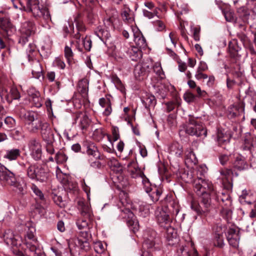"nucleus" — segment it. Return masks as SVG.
Wrapping results in <instances>:
<instances>
[{
    "mask_svg": "<svg viewBox=\"0 0 256 256\" xmlns=\"http://www.w3.org/2000/svg\"><path fill=\"white\" fill-rule=\"evenodd\" d=\"M196 168L197 178L193 182L194 190L198 194L210 192L214 188L213 186L210 182L204 178L207 172L206 166L200 165L198 166Z\"/></svg>",
    "mask_w": 256,
    "mask_h": 256,
    "instance_id": "nucleus-1",
    "label": "nucleus"
},
{
    "mask_svg": "<svg viewBox=\"0 0 256 256\" xmlns=\"http://www.w3.org/2000/svg\"><path fill=\"white\" fill-rule=\"evenodd\" d=\"M0 181L13 187V190L17 193L24 194L25 192V184L18 181L14 173L8 170L0 164Z\"/></svg>",
    "mask_w": 256,
    "mask_h": 256,
    "instance_id": "nucleus-2",
    "label": "nucleus"
},
{
    "mask_svg": "<svg viewBox=\"0 0 256 256\" xmlns=\"http://www.w3.org/2000/svg\"><path fill=\"white\" fill-rule=\"evenodd\" d=\"M182 128L186 134L196 137L205 138L207 135L206 129L196 121L194 117L190 116L188 120L182 125Z\"/></svg>",
    "mask_w": 256,
    "mask_h": 256,
    "instance_id": "nucleus-3",
    "label": "nucleus"
},
{
    "mask_svg": "<svg viewBox=\"0 0 256 256\" xmlns=\"http://www.w3.org/2000/svg\"><path fill=\"white\" fill-rule=\"evenodd\" d=\"M42 0H26V10L31 12L36 18L42 17L47 22L51 20L50 12L40 5Z\"/></svg>",
    "mask_w": 256,
    "mask_h": 256,
    "instance_id": "nucleus-4",
    "label": "nucleus"
},
{
    "mask_svg": "<svg viewBox=\"0 0 256 256\" xmlns=\"http://www.w3.org/2000/svg\"><path fill=\"white\" fill-rule=\"evenodd\" d=\"M214 192V189L209 192H206L202 194H198L202 196L201 202L198 203L196 202L192 201L191 204V208L196 211L198 214H202L208 213L210 208V194H212Z\"/></svg>",
    "mask_w": 256,
    "mask_h": 256,
    "instance_id": "nucleus-5",
    "label": "nucleus"
},
{
    "mask_svg": "<svg viewBox=\"0 0 256 256\" xmlns=\"http://www.w3.org/2000/svg\"><path fill=\"white\" fill-rule=\"evenodd\" d=\"M36 30L34 24L30 20L20 22V26L18 30L20 33L18 43L24 45L28 41V38L33 34Z\"/></svg>",
    "mask_w": 256,
    "mask_h": 256,
    "instance_id": "nucleus-6",
    "label": "nucleus"
},
{
    "mask_svg": "<svg viewBox=\"0 0 256 256\" xmlns=\"http://www.w3.org/2000/svg\"><path fill=\"white\" fill-rule=\"evenodd\" d=\"M28 176L33 180L44 182L46 180L48 174L46 170L41 166L30 164L26 169Z\"/></svg>",
    "mask_w": 256,
    "mask_h": 256,
    "instance_id": "nucleus-7",
    "label": "nucleus"
},
{
    "mask_svg": "<svg viewBox=\"0 0 256 256\" xmlns=\"http://www.w3.org/2000/svg\"><path fill=\"white\" fill-rule=\"evenodd\" d=\"M152 66L150 60H146L138 64L134 70V74L136 79L143 80L150 72Z\"/></svg>",
    "mask_w": 256,
    "mask_h": 256,
    "instance_id": "nucleus-8",
    "label": "nucleus"
},
{
    "mask_svg": "<svg viewBox=\"0 0 256 256\" xmlns=\"http://www.w3.org/2000/svg\"><path fill=\"white\" fill-rule=\"evenodd\" d=\"M155 216L161 227H168L172 222L166 207L158 208L155 212Z\"/></svg>",
    "mask_w": 256,
    "mask_h": 256,
    "instance_id": "nucleus-9",
    "label": "nucleus"
},
{
    "mask_svg": "<svg viewBox=\"0 0 256 256\" xmlns=\"http://www.w3.org/2000/svg\"><path fill=\"white\" fill-rule=\"evenodd\" d=\"M86 153L89 156V162L91 166L94 168H100L101 164L98 160L100 158V153L94 144H89L86 146Z\"/></svg>",
    "mask_w": 256,
    "mask_h": 256,
    "instance_id": "nucleus-10",
    "label": "nucleus"
},
{
    "mask_svg": "<svg viewBox=\"0 0 256 256\" xmlns=\"http://www.w3.org/2000/svg\"><path fill=\"white\" fill-rule=\"evenodd\" d=\"M0 32L4 36H10L16 34V28L8 18H0Z\"/></svg>",
    "mask_w": 256,
    "mask_h": 256,
    "instance_id": "nucleus-11",
    "label": "nucleus"
},
{
    "mask_svg": "<svg viewBox=\"0 0 256 256\" xmlns=\"http://www.w3.org/2000/svg\"><path fill=\"white\" fill-rule=\"evenodd\" d=\"M28 148L30 154L36 160H40L42 157V146L40 141L36 138L31 140L28 142Z\"/></svg>",
    "mask_w": 256,
    "mask_h": 256,
    "instance_id": "nucleus-12",
    "label": "nucleus"
},
{
    "mask_svg": "<svg viewBox=\"0 0 256 256\" xmlns=\"http://www.w3.org/2000/svg\"><path fill=\"white\" fill-rule=\"evenodd\" d=\"M227 240L230 246L236 248L238 246L240 236L239 230L236 228H230L226 234Z\"/></svg>",
    "mask_w": 256,
    "mask_h": 256,
    "instance_id": "nucleus-13",
    "label": "nucleus"
},
{
    "mask_svg": "<svg viewBox=\"0 0 256 256\" xmlns=\"http://www.w3.org/2000/svg\"><path fill=\"white\" fill-rule=\"evenodd\" d=\"M5 242L8 246L17 247L20 244V238L18 235H14L10 230H8L4 234Z\"/></svg>",
    "mask_w": 256,
    "mask_h": 256,
    "instance_id": "nucleus-14",
    "label": "nucleus"
},
{
    "mask_svg": "<svg viewBox=\"0 0 256 256\" xmlns=\"http://www.w3.org/2000/svg\"><path fill=\"white\" fill-rule=\"evenodd\" d=\"M220 179L222 184L226 188H230L232 187V176L233 172L230 169L224 168L220 170Z\"/></svg>",
    "mask_w": 256,
    "mask_h": 256,
    "instance_id": "nucleus-15",
    "label": "nucleus"
},
{
    "mask_svg": "<svg viewBox=\"0 0 256 256\" xmlns=\"http://www.w3.org/2000/svg\"><path fill=\"white\" fill-rule=\"evenodd\" d=\"M244 112V104L240 102L230 105L228 109V115L230 118H235L242 114Z\"/></svg>",
    "mask_w": 256,
    "mask_h": 256,
    "instance_id": "nucleus-16",
    "label": "nucleus"
},
{
    "mask_svg": "<svg viewBox=\"0 0 256 256\" xmlns=\"http://www.w3.org/2000/svg\"><path fill=\"white\" fill-rule=\"evenodd\" d=\"M78 206L82 216L89 220L92 219V214L88 202L80 200L78 202Z\"/></svg>",
    "mask_w": 256,
    "mask_h": 256,
    "instance_id": "nucleus-17",
    "label": "nucleus"
},
{
    "mask_svg": "<svg viewBox=\"0 0 256 256\" xmlns=\"http://www.w3.org/2000/svg\"><path fill=\"white\" fill-rule=\"evenodd\" d=\"M128 170L132 178H143L144 176V173L134 161H132L128 164Z\"/></svg>",
    "mask_w": 256,
    "mask_h": 256,
    "instance_id": "nucleus-18",
    "label": "nucleus"
},
{
    "mask_svg": "<svg viewBox=\"0 0 256 256\" xmlns=\"http://www.w3.org/2000/svg\"><path fill=\"white\" fill-rule=\"evenodd\" d=\"M40 132L43 140L46 143L53 144L54 142V134L48 124H44L43 126V128Z\"/></svg>",
    "mask_w": 256,
    "mask_h": 256,
    "instance_id": "nucleus-19",
    "label": "nucleus"
},
{
    "mask_svg": "<svg viewBox=\"0 0 256 256\" xmlns=\"http://www.w3.org/2000/svg\"><path fill=\"white\" fill-rule=\"evenodd\" d=\"M220 199L222 202V212H225L226 215L230 216L232 213L230 208L232 205V200L230 196L228 194H222Z\"/></svg>",
    "mask_w": 256,
    "mask_h": 256,
    "instance_id": "nucleus-20",
    "label": "nucleus"
},
{
    "mask_svg": "<svg viewBox=\"0 0 256 256\" xmlns=\"http://www.w3.org/2000/svg\"><path fill=\"white\" fill-rule=\"evenodd\" d=\"M128 214V219L126 220V224L130 228V230L134 232H136L139 229V224L138 220L136 219V218L134 214L130 211L129 210H126Z\"/></svg>",
    "mask_w": 256,
    "mask_h": 256,
    "instance_id": "nucleus-21",
    "label": "nucleus"
},
{
    "mask_svg": "<svg viewBox=\"0 0 256 256\" xmlns=\"http://www.w3.org/2000/svg\"><path fill=\"white\" fill-rule=\"evenodd\" d=\"M198 160L191 148H188L185 152V163L188 167L196 165Z\"/></svg>",
    "mask_w": 256,
    "mask_h": 256,
    "instance_id": "nucleus-22",
    "label": "nucleus"
},
{
    "mask_svg": "<svg viewBox=\"0 0 256 256\" xmlns=\"http://www.w3.org/2000/svg\"><path fill=\"white\" fill-rule=\"evenodd\" d=\"M238 12L240 14V16L242 18L243 24H239L238 26L243 30H246V24L248 23V16L250 12L244 7H241L238 10Z\"/></svg>",
    "mask_w": 256,
    "mask_h": 256,
    "instance_id": "nucleus-23",
    "label": "nucleus"
},
{
    "mask_svg": "<svg viewBox=\"0 0 256 256\" xmlns=\"http://www.w3.org/2000/svg\"><path fill=\"white\" fill-rule=\"evenodd\" d=\"M32 73L33 76L39 78L42 76V69L39 61L36 59L33 60L32 63Z\"/></svg>",
    "mask_w": 256,
    "mask_h": 256,
    "instance_id": "nucleus-24",
    "label": "nucleus"
},
{
    "mask_svg": "<svg viewBox=\"0 0 256 256\" xmlns=\"http://www.w3.org/2000/svg\"><path fill=\"white\" fill-rule=\"evenodd\" d=\"M78 91L84 98L88 96V82L86 78H83L78 83Z\"/></svg>",
    "mask_w": 256,
    "mask_h": 256,
    "instance_id": "nucleus-25",
    "label": "nucleus"
},
{
    "mask_svg": "<svg viewBox=\"0 0 256 256\" xmlns=\"http://www.w3.org/2000/svg\"><path fill=\"white\" fill-rule=\"evenodd\" d=\"M256 144V136L252 135L250 133H246L244 139V148L250 150Z\"/></svg>",
    "mask_w": 256,
    "mask_h": 256,
    "instance_id": "nucleus-26",
    "label": "nucleus"
},
{
    "mask_svg": "<svg viewBox=\"0 0 256 256\" xmlns=\"http://www.w3.org/2000/svg\"><path fill=\"white\" fill-rule=\"evenodd\" d=\"M127 54L132 60L136 61L142 57V52L138 48L132 46L128 49Z\"/></svg>",
    "mask_w": 256,
    "mask_h": 256,
    "instance_id": "nucleus-27",
    "label": "nucleus"
},
{
    "mask_svg": "<svg viewBox=\"0 0 256 256\" xmlns=\"http://www.w3.org/2000/svg\"><path fill=\"white\" fill-rule=\"evenodd\" d=\"M178 256H199L195 250H190L188 246H180L178 250Z\"/></svg>",
    "mask_w": 256,
    "mask_h": 256,
    "instance_id": "nucleus-28",
    "label": "nucleus"
},
{
    "mask_svg": "<svg viewBox=\"0 0 256 256\" xmlns=\"http://www.w3.org/2000/svg\"><path fill=\"white\" fill-rule=\"evenodd\" d=\"M230 136L228 134L224 132V130H218L217 132L216 140L219 145L227 144L230 142Z\"/></svg>",
    "mask_w": 256,
    "mask_h": 256,
    "instance_id": "nucleus-29",
    "label": "nucleus"
},
{
    "mask_svg": "<svg viewBox=\"0 0 256 256\" xmlns=\"http://www.w3.org/2000/svg\"><path fill=\"white\" fill-rule=\"evenodd\" d=\"M80 118L79 126L82 130L86 129L89 124V120L88 116L82 112L77 114L76 119Z\"/></svg>",
    "mask_w": 256,
    "mask_h": 256,
    "instance_id": "nucleus-30",
    "label": "nucleus"
},
{
    "mask_svg": "<svg viewBox=\"0 0 256 256\" xmlns=\"http://www.w3.org/2000/svg\"><path fill=\"white\" fill-rule=\"evenodd\" d=\"M169 151L171 154L179 157L182 154V147L178 143H174L170 146Z\"/></svg>",
    "mask_w": 256,
    "mask_h": 256,
    "instance_id": "nucleus-31",
    "label": "nucleus"
},
{
    "mask_svg": "<svg viewBox=\"0 0 256 256\" xmlns=\"http://www.w3.org/2000/svg\"><path fill=\"white\" fill-rule=\"evenodd\" d=\"M30 101L32 104L36 108H40L42 106V98L38 92H35L30 95Z\"/></svg>",
    "mask_w": 256,
    "mask_h": 256,
    "instance_id": "nucleus-32",
    "label": "nucleus"
},
{
    "mask_svg": "<svg viewBox=\"0 0 256 256\" xmlns=\"http://www.w3.org/2000/svg\"><path fill=\"white\" fill-rule=\"evenodd\" d=\"M233 164L234 168L238 170H244L248 167L244 158L242 156H236Z\"/></svg>",
    "mask_w": 256,
    "mask_h": 256,
    "instance_id": "nucleus-33",
    "label": "nucleus"
},
{
    "mask_svg": "<svg viewBox=\"0 0 256 256\" xmlns=\"http://www.w3.org/2000/svg\"><path fill=\"white\" fill-rule=\"evenodd\" d=\"M20 152L19 149L14 148L8 150L4 156V158L10 160H14L17 159L20 156Z\"/></svg>",
    "mask_w": 256,
    "mask_h": 256,
    "instance_id": "nucleus-34",
    "label": "nucleus"
},
{
    "mask_svg": "<svg viewBox=\"0 0 256 256\" xmlns=\"http://www.w3.org/2000/svg\"><path fill=\"white\" fill-rule=\"evenodd\" d=\"M240 48L236 42H230L228 45V52L230 56L233 58H236L239 56V50Z\"/></svg>",
    "mask_w": 256,
    "mask_h": 256,
    "instance_id": "nucleus-35",
    "label": "nucleus"
},
{
    "mask_svg": "<svg viewBox=\"0 0 256 256\" xmlns=\"http://www.w3.org/2000/svg\"><path fill=\"white\" fill-rule=\"evenodd\" d=\"M27 248L32 252V256H45L44 252L39 248H37L34 244L31 242L26 243Z\"/></svg>",
    "mask_w": 256,
    "mask_h": 256,
    "instance_id": "nucleus-36",
    "label": "nucleus"
},
{
    "mask_svg": "<svg viewBox=\"0 0 256 256\" xmlns=\"http://www.w3.org/2000/svg\"><path fill=\"white\" fill-rule=\"evenodd\" d=\"M134 42L136 45V47L139 48H144L146 46V43L145 38L141 34H134Z\"/></svg>",
    "mask_w": 256,
    "mask_h": 256,
    "instance_id": "nucleus-37",
    "label": "nucleus"
},
{
    "mask_svg": "<svg viewBox=\"0 0 256 256\" xmlns=\"http://www.w3.org/2000/svg\"><path fill=\"white\" fill-rule=\"evenodd\" d=\"M156 234L154 231H152L150 232V236L146 238L144 242V246L148 248H152L156 243L155 239Z\"/></svg>",
    "mask_w": 256,
    "mask_h": 256,
    "instance_id": "nucleus-38",
    "label": "nucleus"
},
{
    "mask_svg": "<svg viewBox=\"0 0 256 256\" xmlns=\"http://www.w3.org/2000/svg\"><path fill=\"white\" fill-rule=\"evenodd\" d=\"M152 208L151 204H142L139 207L140 214L142 217H146L150 214V208Z\"/></svg>",
    "mask_w": 256,
    "mask_h": 256,
    "instance_id": "nucleus-39",
    "label": "nucleus"
},
{
    "mask_svg": "<svg viewBox=\"0 0 256 256\" xmlns=\"http://www.w3.org/2000/svg\"><path fill=\"white\" fill-rule=\"evenodd\" d=\"M166 230V238L168 240H172L176 238L177 233L176 230L170 224L168 227H163Z\"/></svg>",
    "mask_w": 256,
    "mask_h": 256,
    "instance_id": "nucleus-40",
    "label": "nucleus"
},
{
    "mask_svg": "<svg viewBox=\"0 0 256 256\" xmlns=\"http://www.w3.org/2000/svg\"><path fill=\"white\" fill-rule=\"evenodd\" d=\"M121 15L123 20L128 22H130L133 20L130 14V10L126 6H124Z\"/></svg>",
    "mask_w": 256,
    "mask_h": 256,
    "instance_id": "nucleus-41",
    "label": "nucleus"
},
{
    "mask_svg": "<svg viewBox=\"0 0 256 256\" xmlns=\"http://www.w3.org/2000/svg\"><path fill=\"white\" fill-rule=\"evenodd\" d=\"M148 194L152 201L154 202H156L158 200L162 192L160 190L154 186L153 187V190L150 192L148 193Z\"/></svg>",
    "mask_w": 256,
    "mask_h": 256,
    "instance_id": "nucleus-42",
    "label": "nucleus"
},
{
    "mask_svg": "<svg viewBox=\"0 0 256 256\" xmlns=\"http://www.w3.org/2000/svg\"><path fill=\"white\" fill-rule=\"evenodd\" d=\"M44 124H48L47 122H42L40 119L36 118V121L32 123V132H36L38 130H40V131L43 128V126Z\"/></svg>",
    "mask_w": 256,
    "mask_h": 256,
    "instance_id": "nucleus-43",
    "label": "nucleus"
},
{
    "mask_svg": "<svg viewBox=\"0 0 256 256\" xmlns=\"http://www.w3.org/2000/svg\"><path fill=\"white\" fill-rule=\"evenodd\" d=\"M0 96L2 101H6L8 103L12 102V98H10L8 90L4 86L0 87Z\"/></svg>",
    "mask_w": 256,
    "mask_h": 256,
    "instance_id": "nucleus-44",
    "label": "nucleus"
},
{
    "mask_svg": "<svg viewBox=\"0 0 256 256\" xmlns=\"http://www.w3.org/2000/svg\"><path fill=\"white\" fill-rule=\"evenodd\" d=\"M55 160L57 164H63L65 162L68 157L62 150H59L56 154Z\"/></svg>",
    "mask_w": 256,
    "mask_h": 256,
    "instance_id": "nucleus-45",
    "label": "nucleus"
},
{
    "mask_svg": "<svg viewBox=\"0 0 256 256\" xmlns=\"http://www.w3.org/2000/svg\"><path fill=\"white\" fill-rule=\"evenodd\" d=\"M11 136L16 140H20L24 138L23 131L22 129L20 128L14 130L10 133Z\"/></svg>",
    "mask_w": 256,
    "mask_h": 256,
    "instance_id": "nucleus-46",
    "label": "nucleus"
},
{
    "mask_svg": "<svg viewBox=\"0 0 256 256\" xmlns=\"http://www.w3.org/2000/svg\"><path fill=\"white\" fill-rule=\"evenodd\" d=\"M118 22V16L116 14H113L112 16H107L104 19V24L108 26L113 27Z\"/></svg>",
    "mask_w": 256,
    "mask_h": 256,
    "instance_id": "nucleus-47",
    "label": "nucleus"
},
{
    "mask_svg": "<svg viewBox=\"0 0 256 256\" xmlns=\"http://www.w3.org/2000/svg\"><path fill=\"white\" fill-rule=\"evenodd\" d=\"M93 134L95 139L100 141L104 138L106 133L102 128H97L94 132Z\"/></svg>",
    "mask_w": 256,
    "mask_h": 256,
    "instance_id": "nucleus-48",
    "label": "nucleus"
},
{
    "mask_svg": "<svg viewBox=\"0 0 256 256\" xmlns=\"http://www.w3.org/2000/svg\"><path fill=\"white\" fill-rule=\"evenodd\" d=\"M10 98H12V101L13 100H18L20 98V94L18 91L17 88L16 87H12L10 90Z\"/></svg>",
    "mask_w": 256,
    "mask_h": 256,
    "instance_id": "nucleus-49",
    "label": "nucleus"
},
{
    "mask_svg": "<svg viewBox=\"0 0 256 256\" xmlns=\"http://www.w3.org/2000/svg\"><path fill=\"white\" fill-rule=\"evenodd\" d=\"M225 18L226 21L230 22H235L234 12L232 10H226L224 12Z\"/></svg>",
    "mask_w": 256,
    "mask_h": 256,
    "instance_id": "nucleus-50",
    "label": "nucleus"
},
{
    "mask_svg": "<svg viewBox=\"0 0 256 256\" xmlns=\"http://www.w3.org/2000/svg\"><path fill=\"white\" fill-rule=\"evenodd\" d=\"M82 42L84 49L87 51H90L92 48V41L90 38L86 36L82 38Z\"/></svg>",
    "mask_w": 256,
    "mask_h": 256,
    "instance_id": "nucleus-51",
    "label": "nucleus"
},
{
    "mask_svg": "<svg viewBox=\"0 0 256 256\" xmlns=\"http://www.w3.org/2000/svg\"><path fill=\"white\" fill-rule=\"evenodd\" d=\"M26 52L28 54V56L29 58H32L34 56L33 54L36 52V46L34 44L30 43L28 44V48H26Z\"/></svg>",
    "mask_w": 256,
    "mask_h": 256,
    "instance_id": "nucleus-52",
    "label": "nucleus"
},
{
    "mask_svg": "<svg viewBox=\"0 0 256 256\" xmlns=\"http://www.w3.org/2000/svg\"><path fill=\"white\" fill-rule=\"evenodd\" d=\"M152 67H153L154 71L156 74L162 78L164 74L160 64V63H156L154 66L152 65Z\"/></svg>",
    "mask_w": 256,
    "mask_h": 256,
    "instance_id": "nucleus-53",
    "label": "nucleus"
},
{
    "mask_svg": "<svg viewBox=\"0 0 256 256\" xmlns=\"http://www.w3.org/2000/svg\"><path fill=\"white\" fill-rule=\"evenodd\" d=\"M91 220H89L86 218H84V219L79 220L77 222L76 224L79 229L82 230L84 228L86 227L88 225V222Z\"/></svg>",
    "mask_w": 256,
    "mask_h": 256,
    "instance_id": "nucleus-54",
    "label": "nucleus"
},
{
    "mask_svg": "<svg viewBox=\"0 0 256 256\" xmlns=\"http://www.w3.org/2000/svg\"><path fill=\"white\" fill-rule=\"evenodd\" d=\"M76 28L78 29V32L74 36V38L78 40L77 43L80 42V38L81 37V34L80 32H82L84 30V27L82 24H77Z\"/></svg>",
    "mask_w": 256,
    "mask_h": 256,
    "instance_id": "nucleus-55",
    "label": "nucleus"
},
{
    "mask_svg": "<svg viewBox=\"0 0 256 256\" xmlns=\"http://www.w3.org/2000/svg\"><path fill=\"white\" fill-rule=\"evenodd\" d=\"M4 124L7 126L8 128H13L16 126V120L14 118L10 116H7L4 119Z\"/></svg>",
    "mask_w": 256,
    "mask_h": 256,
    "instance_id": "nucleus-56",
    "label": "nucleus"
},
{
    "mask_svg": "<svg viewBox=\"0 0 256 256\" xmlns=\"http://www.w3.org/2000/svg\"><path fill=\"white\" fill-rule=\"evenodd\" d=\"M142 178L144 188L146 192L148 194L153 190V188L152 187V186L148 180L144 178Z\"/></svg>",
    "mask_w": 256,
    "mask_h": 256,
    "instance_id": "nucleus-57",
    "label": "nucleus"
},
{
    "mask_svg": "<svg viewBox=\"0 0 256 256\" xmlns=\"http://www.w3.org/2000/svg\"><path fill=\"white\" fill-rule=\"evenodd\" d=\"M154 24L156 30L158 31H162L164 30L166 28L164 23L160 20L155 21L154 22Z\"/></svg>",
    "mask_w": 256,
    "mask_h": 256,
    "instance_id": "nucleus-58",
    "label": "nucleus"
},
{
    "mask_svg": "<svg viewBox=\"0 0 256 256\" xmlns=\"http://www.w3.org/2000/svg\"><path fill=\"white\" fill-rule=\"evenodd\" d=\"M184 99L188 102H191L194 101L196 96L191 92H186L184 96Z\"/></svg>",
    "mask_w": 256,
    "mask_h": 256,
    "instance_id": "nucleus-59",
    "label": "nucleus"
},
{
    "mask_svg": "<svg viewBox=\"0 0 256 256\" xmlns=\"http://www.w3.org/2000/svg\"><path fill=\"white\" fill-rule=\"evenodd\" d=\"M64 56L68 62L72 58L73 53L71 48L68 46H66L64 48Z\"/></svg>",
    "mask_w": 256,
    "mask_h": 256,
    "instance_id": "nucleus-60",
    "label": "nucleus"
},
{
    "mask_svg": "<svg viewBox=\"0 0 256 256\" xmlns=\"http://www.w3.org/2000/svg\"><path fill=\"white\" fill-rule=\"evenodd\" d=\"M94 249L96 252L102 253L104 251V248L100 242H96L94 244Z\"/></svg>",
    "mask_w": 256,
    "mask_h": 256,
    "instance_id": "nucleus-61",
    "label": "nucleus"
},
{
    "mask_svg": "<svg viewBox=\"0 0 256 256\" xmlns=\"http://www.w3.org/2000/svg\"><path fill=\"white\" fill-rule=\"evenodd\" d=\"M170 206L172 209L170 210L172 213L173 214L176 216L180 210L178 204L173 202L172 204H170Z\"/></svg>",
    "mask_w": 256,
    "mask_h": 256,
    "instance_id": "nucleus-62",
    "label": "nucleus"
},
{
    "mask_svg": "<svg viewBox=\"0 0 256 256\" xmlns=\"http://www.w3.org/2000/svg\"><path fill=\"white\" fill-rule=\"evenodd\" d=\"M32 189L36 195L39 196L40 200L44 198V195L42 192L34 184H33L32 186Z\"/></svg>",
    "mask_w": 256,
    "mask_h": 256,
    "instance_id": "nucleus-63",
    "label": "nucleus"
},
{
    "mask_svg": "<svg viewBox=\"0 0 256 256\" xmlns=\"http://www.w3.org/2000/svg\"><path fill=\"white\" fill-rule=\"evenodd\" d=\"M99 104L102 108H105L108 104H111L110 100L108 98H102L99 100Z\"/></svg>",
    "mask_w": 256,
    "mask_h": 256,
    "instance_id": "nucleus-64",
    "label": "nucleus"
}]
</instances>
